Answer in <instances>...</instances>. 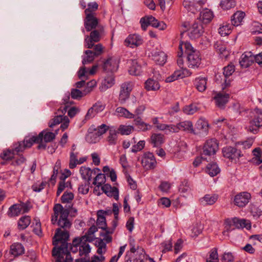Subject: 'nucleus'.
<instances>
[{
	"label": "nucleus",
	"instance_id": "1",
	"mask_svg": "<svg viewBox=\"0 0 262 262\" xmlns=\"http://www.w3.org/2000/svg\"><path fill=\"white\" fill-rule=\"evenodd\" d=\"M59 228L56 229L53 238V244L54 247L52 250V256L56 258L70 254L68 248V241L69 238V229Z\"/></svg>",
	"mask_w": 262,
	"mask_h": 262
},
{
	"label": "nucleus",
	"instance_id": "2",
	"mask_svg": "<svg viewBox=\"0 0 262 262\" xmlns=\"http://www.w3.org/2000/svg\"><path fill=\"white\" fill-rule=\"evenodd\" d=\"M187 55V63L190 68H198L201 63L200 54L198 50L194 49L188 42H180L179 46L178 55L182 56L183 49Z\"/></svg>",
	"mask_w": 262,
	"mask_h": 262
},
{
	"label": "nucleus",
	"instance_id": "3",
	"mask_svg": "<svg viewBox=\"0 0 262 262\" xmlns=\"http://www.w3.org/2000/svg\"><path fill=\"white\" fill-rule=\"evenodd\" d=\"M53 211L54 214L51 219L52 224L57 223L60 228L70 229L72 223L68 219V209L63 208L60 204H56L53 207Z\"/></svg>",
	"mask_w": 262,
	"mask_h": 262
},
{
	"label": "nucleus",
	"instance_id": "4",
	"mask_svg": "<svg viewBox=\"0 0 262 262\" xmlns=\"http://www.w3.org/2000/svg\"><path fill=\"white\" fill-rule=\"evenodd\" d=\"M70 94L68 93L65 98L63 99L64 105H61L57 110L56 113V116L50 122H49V126L53 127L54 126L59 124L62 122L64 120V114L67 111L68 108L69 107L70 103ZM71 103H70V104Z\"/></svg>",
	"mask_w": 262,
	"mask_h": 262
},
{
	"label": "nucleus",
	"instance_id": "5",
	"mask_svg": "<svg viewBox=\"0 0 262 262\" xmlns=\"http://www.w3.org/2000/svg\"><path fill=\"white\" fill-rule=\"evenodd\" d=\"M252 114L251 120L247 128L248 132L256 134L258 133L259 128L262 126V111L255 108Z\"/></svg>",
	"mask_w": 262,
	"mask_h": 262
},
{
	"label": "nucleus",
	"instance_id": "6",
	"mask_svg": "<svg viewBox=\"0 0 262 262\" xmlns=\"http://www.w3.org/2000/svg\"><path fill=\"white\" fill-rule=\"evenodd\" d=\"M146 260L145 252L143 249L134 247L130 248L129 251L126 252L125 262H145Z\"/></svg>",
	"mask_w": 262,
	"mask_h": 262
},
{
	"label": "nucleus",
	"instance_id": "7",
	"mask_svg": "<svg viewBox=\"0 0 262 262\" xmlns=\"http://www.w3.org/2000/svg\"><path fill=\"white\" fill-rule=\"evenodd\" d=\"M234 71V66L230 64L224 67L223 75L222 76L220 74H216L215 75L216 82L219 83H222L223 90L225 89L230 85L231 80L230 79H228V78L232 74Z\"/></svg>",
	"mask_w": 262,
	"mask_h": 262
},
{
	"label": "nucleus",
	"instance_id": "8",
	"mask_svg": "<svg viewBox=\"0 0 262 262\" xmlns=\"http://www.w3.org/2000/svg\"><path fill=\"white\" fill-rule=\"evenodd\" d=\"M237 147L236 146L224 147L222 149L224 157L235 163L238 162L239 158L243 156V154L241 149H238Z\"/></svg>",
	"mask_w": 262,
	"mask_h": 262
},
{
	"label": "nucleus",
	"instance_id": "9",
	"mask_svg": "<svg viewBox=\"0 0 262 262\" xmlns=\"http://www.w3.org/2000/svg\"><path fill=\"white\" fill-rule=\"evenodd\" d=\"M104 33V29L102 26H98L97 29L93 30L90 35L85 38V46L89 49H92L95 42L100 41L101 37Z\"/></svg>",
	"mask_w": 262,
	"mask_h": 262
},
{
	"label": "nucleus",
	"instance_id": "10",
	"mask_svg": "<svg viewBox=\"0 0 262 262\" xmlns=\"http://www.w3.org/2000/svg\"><path fill=\"white\" fill-rule=\"evenodd\" d=\"M88 241H92L89 239L88 236H82L80 238H76L73 241L74 245H79V252L80 256L87 255L91 251V248Z\"/></svg>",
	"mask_w": 262,
	"mask_h": 262
},
{
	"label": "nucleus",
	"instance_id": "11",
	"mask_svg": "<svg viewBox=\"0 0 262 262\" xmlns=\"http://www.w3.org/2000/svg\"><path fill=\"white\" fill-rule=\"evenodd\" d=\"M133 87V83L130 81L125 82L121 85L119 95V101L121 104L125 103L128 99Z\"/></svg>",
	"mask_w": 262,
	"mask_h": 262
},
{
	"label": "nucleus",
	"instance_id": "12",
	"mask_svg": "<svg viewBox=\"0 0 262 262\" xmlns=\"http://www.w3.org/2000/svg\"><path fill=\"white\" fill-rule=\"evenodd\" d=\"M29 210V208L26 204H15L9 207L7 214L10 217H12L26 213Z\"/></svg>",
	"mask_w": 262,
	"mask_h": 262
},
{
	"label": "nucleus",
	"instance_id": "13",
	"mask_svg": "<svg viewBox=\"0 0 262 262\" xmlns=\"http://www.w3.org/2000/svg\"><path fill=\"white\" fill-rule=\"evenodd\" d=\"M219 149V144L215 139L208 140L205 143L202 155L212 156L215 154Z\"/></svg>",
	"mask_w": 262,
	"mask_h": 262
},
{
	"label": "nucleus",
	"instance_id": "14",
	"mask_svg": "<svg viewBox=\"0 0 262 262\" xmlns=\"http://www.w3.org/2000/svg\"><path fill=\"white\" fill-rule=\"evenodd\" d=\"M205 2V0H184L183 5L188 11L195 13L201 9Z\"/></svg>",
	"mask_w": 262,
	"mask_h": 262
},
{
	"label": "nucleus",
	"instance_id": "15",
	"mask_svg": "<svg viewBox=\"0 0 262 262\" xmlns=\"http://www.w3.org/2000/svg\"><path fill=\"white\" fill-rule=\"evenodd\" d=\"M251 198V194L248 192H242L234 196V204L239 208L245 207Z\"/></svg>",
	"mask_w": 262,
	"mask_h": 262
},
{
	"label": "nucleus",
	"instance_id": "16",
	"mask_svg": "<svg viewBox=\"0 0 262 262\" xmlns=\"http://www.w3.org/2000/svg\"><path fill=\"white\" fill-rule=\"evenodd\" d=\"M143 43V39L138 34H133L129 35L124 41V45L127 47L134 48L138 47Z\"/></svg>",
	"mask_w": 262,
	"mask_h": 262
},
{
	"label": "nucleus",
	"instance_id": "17",
	"mask_svg": "<svg viewBox=\"0 0 262 262\" xmlns=\"http://www.w3.org/2000/svg\"><path fill=\"white\" fill-rule=\"evenodd\" d=\"M204 31L202 25L195 22L188 30V35L191 39H195L200 37Z\"/></svg>",
	"mask_w": 262,
	"mask_h": 262
},
{
	"label": "nucleus",
	"instance_id": "18",
	"mask_svg": "<svg viewBox=\"0 0 262 262\" xmlns=\"http://www.w3.org/2000/svg\"><path fill=\"white\" fill-rule=\"evenodd\" d=\"M85 15L84 25L87 31L89 32L93 29H96L97 27L100 26L98 25V19L96 17V15H90L89 14Z\"/></svg>",
	"mask_w": 262,
	"mask_h": 262
},
{
	"label": "nucleus",
	"instance_id": "19",
	"mask_svg": "<svg viewBox=\"0 0 262 262\" xmlns=\"http://www.w3.org/2000/svg\"><path fill=\"white\" fill-rule=\"evenodd\" d=\"M142 165L146 169H154L156 167V161L154 155L147 152L144 155L141 161Z\"/></svg>",
	"mask_w": 262,
	"mask_h": 262
},
{
	"label": "nucleus",
	"instance_id": "20",
	"mask_svg": "<svg viewBox=\"0 0 262 262\" xmlns=\"http://www.w3.org/2000/svg\"><path fill=\"white\" fill-rule=\"evenodd\" d=\"M119 134L117 127L110 126L108 130L106 141L110 145H115L117 144Z\"/></svg>",
	"mask_w": 262,
	"mask_h": 262
},
{
	"label": "nucleus",
	"instance_id": "21",
	"mask_svg": "<svg viewBox=\"0 0 262 262\" xmlns=\"http://www.w3.org/2000/svg\"><path fill=\"white\" fill-rule=\"evenodd\" d=\"M118 68V63L116 59L111 57L105 61L103 65V69L106 72L114 73Z\"/></svg>",
	"mask_w": 262,
	"mask_h": 262
},
{
	"label": "nucleus",
	"instance_id": "22",
	"mask_svg": "<svg viewBox=\"0 0 262 262\" xmlns=\"http://www.w3.org/2000/svg\"><path fill=\"white\" fill-rule=\"evenodd\" d=\"M178 132L180 130L186 132L193 135H196L198 132L194 131L192 122L190 120H185L177 123Z\"/></svg>",
	"mask_w": 262,
	"mask_h": 262
},
{
	"label": "nucleus",
	"instance_id": "23",
	"mask_svg": "<svg viewBox=\"0 0 262 262\" xmlns=\"http://www.w3.org/2000/svg\"><path fill=\"white\" fill-rule=\"evenodd\" d=\"M209 128V124L207 120L204 119H200L195 124V128H194L195 132H198L196 135L205 134L206 135Z\"/></svg>",
	"mask_w": 262,
	"mask_h": 262
},
{
	"label": "nucleus",
	"instance_id": "24",
	"mask_svg": "<svg viewBox=\"0 0 262 262\" xmlns=\"http://www.w3.org/2000/svg\"><path fill=\"white\" fill-rule=\"evenodd\" d=\"M229 95L225 92L216 93L213 97L215 104L219 107H222L228 101Z\"/></svg>",
	"mask_w": 262,
	"mask_h": 262
},
{
	"label": "nucleus",
	"instance_id": "25",
	"mask_svg": "<svg viewBox=\"0 0 262 262\" xmlns=\"http://www.w3.org/2000/svg\"><path fill=\"white\" fill-rule=\"evenodd\" d=\"M254 61V56L251 52H248L242 55L239 62L242 68H247L251 66Z\"/></svg>",
	"mask_w": 262,
	"mask_h": 262
},
{
	"label": "nucleus",
	"instance_id": "26",
	"mask_svg": "<svg viewBox=\"0 0 262 262\" xmlns=\"http://www.w3.org/2000/svg\"><path fill=\"white\" fill-rule=\"evenodd\" d=\"M42 140V133H40L38 136H26L23 142L26 148L31 147L34 143H39Z\"/></svg>",
	"mask_w": 262,
	"mask_h": 262
},
{
	"label": "nucleus",
	"instance_id": "27",
	"mask_svg": "<svg viewBox=\"0 0 262 262\" xmlns=\"http://www.w3.org/2000/svg\"><path fill=\"white\" fill-rule=\"evenodd\" d=\"M100 169L98 168H95L92 170L89 167L82 166L80 169V173L82 178L83 179L88 180L89 182L92 178V174H96L97 172H99Z\"/></svg>",
	"mask_w": 262,
	"mask_h": 262
},
{
	"label": "nucleus",
	"instance_id": "28",
	"mask_svg": "<svg viewBox=\"0 0 262 262\" xmlns=\"http://www.w3.org/2000/svg\"><path fill=\"white\" fill-rule=\"evenodd\" d=\"M24 247L20 243H15L10 246V253L15 257L24 254Z\"/></svg>",
	"mask_w": 262,
	"mask_h": 262
},
{
	"label": "nucleus",
	"instance_id": "29",
	"mask_svg": "<svg viewBox=\"0 0 262 262\" xmlns=\"http://www.w3.org/2000/svg\"><path fill=\"white\" fill-rule=\"evenodd\" d=\"M107 212L102 210H98L97 212V225L99 228L102 230L107 228L104 215Z\"/></svg>",
	"mask_w": 262,
	"mask_h": 262
},
{
	"label": "nucleus",
	"instance_id": "30",
	"mask_svg": "<svg viewBox=\"0 0 262 262\" xmlns=\"http://www.w3.org/2000/svg\"><path fill=\"white\" fill-rule=\"evenodd\" d=\"M128 71L130 75L135 76L140 75L142 73V68L140 62L136 59L132 60Z\"/></svg>",
	"mask_w": 262,
	"mask_h": 262
},
{
	"label": "nucleus",
	"instance_id": "31",
	"mask_svg": "<svg viewBox=\"0 0 262 262\" xmlns=\"http://www.w3.org/2000/svg\"><path fill=\"white\" fill-rule=\"evenodd\" d=\"M207 78L199 77L195 78L194 84L196 89L200 92H204L207 88Z\"/></svg>",
	"mask_w": 262,
	"mask_h": 262
},
{
	"label": "nucleus",
	"instance_id": "32",
	"mask_svg": "<svg viewBox=\"0 0 262 262\" xmlns=\"http://www.w3.org/2000/svg\"><path fill=\"white\" fill-rule=\"evenodd\" d=\"M115 84V78L113 74L106 76L103 82L102 85L100 87V90L102 92L106 91L108 88H111Z\"/></svg>",
	"mask_w": 262,
	"mask_h": 262
},
{
	"label": "nucleus",
	"instance_id": "33",
	"mask_svg": "<svg viewBox=\"0 0 262 262\" xmlns=\"http://www.w3.org/2000/svg\"><path fill=\"white\" fill-rule=\"evenodd\" d=\"M245 13L243 11H237L231 17V21L234 26H238L241 24Z\"/></svg>",
	"mask_w": 262,
	"mask_h": 262
},
{
	"label": "nucleus",
	"instance_id": "34",
	"mask_svg": "<svg viewBox=\"0 0 262 262\" xmlns=\"http://www.w3.org/2000/svg\"><path fill=\"white\" fill-rule=\"evenodd\" d=\"M219 198L218 195L216 194H206L201 199V203L204 205H212L214 204Z\"/></svg>",
	"mask_w": 262,
	"mask_h": 262
},
{
	"label": "nucleus",
	"instance_id": "35",
	"mask_svg": "<svg viewBox=\"0 0 262 262\" xmlns=\"http://www.w3.org/2000/svg\"><path fill=\"white\" fill-rule=\"evenodd\" d=\"M153 60L159 65L163 66L166 61L167 55L163 52H157L152 55Z\"/></svg>",
	"mask_w": 262,
	"mask_h": 262
},
{
	"label": "nucleus",
	"instance_id": "36",
	"mask_svg": "<svg viewBox=\"0 0 262 262\" xmlns=\"http://www.w3.org/2000/svg\"><path fill=\"white\" fill-rule=\"evenodd\" d=\"M148 23L149 25L160 30H164L166 28V24L163 22H160L152 16H147Z\"/></svg>",
	"mask_w": 262,
	"mask_h": 262
},
{
	"label": "nucleus",
	"instance_id": "37",
	"mask_svg": "<svg viewBox=\"0 0 262 262\" xmlns=\"http://www.w3.org/2000/svg\"><path fill=\"white\" fill-rule=\"evenodd\" d=\"M213 12L208 9H205L200 13V18L204 24L209 23L213 18Z\"/></svg>",
	"mask_w": 262,
	"mask_h": 262
},
{
	"label": "nucleus",
	"instance_id": "38",
	"mask_svg": "<svg viewBox=\"0 0 262 262\" xmlns=\"http://www.w3.org/2000/svg\"><path fill=\"white\" fill-rule=\"evenodd\" d=\"M145 88L147 91H157L160 89V84L157 81L149 78L145 82Z\"/></svg>",
	"mask_w": 262,
	"mask_h": 262
},
{
	"label": "nucleus",
	"instance_id": "39",
	"mask_svg": "<svg viewBox=\"0 0 262 262\" xmlns=\"http://www.w3.org/2000/svg\"><path fill=\"white\" fill-rule=\"evenodd\" d=\"M254 157L251 160V162L256 165H259L262 163L261 153L260 148H255L252 150Z\"/></svg>",
	"mask_w": 262,
	"mask_h": 262
},
{
	"label": "nucleus",
	"instance_id": "40",
	"mask_svg": "<svg viewBox=\"0 0 262 262\" xmlns=\"http://www.w3.org/2000/svg\"><path fill=\"white\" fill-rule=\"evenodd\" d=\"M164 140V135L161 134H153L150 137L151 143L155 147L161 145Z\"/></svg>",
	"mask_w": 262,
	"mask_h": 262
},
{
	"label": "nucleus",
	"instance_id": "41",
	"mask_svg": "<svg viewBox=\"0 0 262 262\" xmlns=\"http://www.w3.org/2000/svg\"><path fill=\"white\" fill-rule=\"evenodd\" d=\"M206 171L211 177H214L220 172V169L216 163H213L207 166Z\"/></svg>",
	"mask_w": 262,
	"mask_h": 262
},
{
	"label": "nucleus",
	"instance_id": "42",
	"mask_svg": "<svg viewBox=\"0 0 262 262\" xmlns=\"http://www.w3.org/2000/svg\"><path fill=\"white\" fill-rule=\"evenodd\" d=\"M31 223V218L29 216L25 215L21 218L18 221V228L19 230L26 229Z\"/></svg>",
	"mask_w": 262,
	"mask_h": 262
},
{
	"label": "nucleus",
	"instance_id": "43",
	"mask_svg": "<svg viewBox=\"0 0 262 262\" xmlns=\"http://www.w3.org/2000/svg\"><path fill=\"white\" fill-rule=\"evenodd\" d=\"M179 191L181 193H189L192 190V185L187 180H183L179 186Z\"/></svg>",
	"mask_w": 262,
	"mask_h": 262
},
{
	"label": "nucleus",
	"instance_id": "44",
	"mask_svg": "<svg viewBox=\"0 0 262 262\" xmlns=\"http://www.w3.org/2000/svg\"><path fill=\"white\" fill-rule=\"evenodd\" d=\"M232 28V26L229 24L223 23L219 29V33L221 36H226L231 33Z\"/></svg>",
	"mask_w": 262,
	"mask_h": 262
},
{
	"label": "nucleus",
	"instance_id": "45",
	"mask_svg": "<svg viewBox=\"0 0 262 262\" xmlns=\"http://www.w3.org/2000/svg\"><path fill=\"white\" fill-rule=\"evenodd\" d=\"M116 112L122 117L126 118H134L135 115L129 112L127 109L123 107H118L116 108Z\"/></svg>",
	"mask_w": 262,
	"mask_h": 262
},
{
	"label": "nucleus",
	"instance_id": "46",
	"mask_svg": "<svg viewBox=\"0 0 262 262\" xmlns=\"http://www.w3.org/2000/svg\"><path fill=\"white\" fill-rule=\"evenodd\" d=\"M84 53L86 56L82 59V64L84 65L93 62L95 56H96L94 54L93 51L92 50H86Z\"/></svg>",
	"mask_w": 262,
	"mask_h": 262
},
{
	"label": "nucleus",
	"instance_id": "47",
	"mask_svg": "<svg viewBox=\"0 0 262 262\" xmlns=\"http://www.w3.org/2000/svg\"><path fill=\"white\" fill-rule=\"evenodd\" d=\"M236 3L235 0H221L220 6L224 10H229L235 7Z\"/></svg>",
	"mask_w": 262,
	"mask_h": 262
},
{
	"label": "nucleus",
	"instance_id": "48",
	"mask_svg": "<svg viewBox=\"0 0 262 262\" xmlns=\"http://www.w3.org/2000/svg\"><path fill=\"white\" fill-rule=\"evenodd\" d=\"M98 5L96 2L90 3L88 5V8H86L84 13L85 15H96L95 12L98 9Z\"/></svg>",
	"mask_w": 262,
	"mask_h": 262
},
{
	"label": "nucleus",
	"instance_id": "49",
	"mask_svg": "<svg viewBox=\"0 0 262 262\" xmlns=\"http://www.w3.org/2000/svg\"><path fill=\"white\" fill-rule=\"evenodd\" d=\"M253 142L254 139L252 138H250L245 141L237 142L236 146L237 147L241 146V147H240L239 149L242 148L243 149H247L250 148L252 146Z\"/></svg>",
	"mask_w": 262,
	"mask_h": 262
},
{
	"label": "nucleus",
	"instance_id": "50",
	"mask_svg": "<svg viewBox=\"0 0 262 262\" xmlns=\"http://www.w3.org/2000/svg\"><path fill=\"white\" fill-rule=\"evenodd\" d=\"M74 195L71 192L65 191L61 197L62 203H70L74 199Z\"/></svg>",
	"mask_w": 262,
	"mask_h": 262
},
{
	"label": "nucleus",
	"instance_id": "51",
	"mask_svg": "<svg viewBox=\"0 0 262 262\" xmlns=\"http://www.w3.org/2000/svg\"><path fill=\"white\" fill-rule=\"evenodd\" d=\"M78 154V152H71L69 163V167L71 169L74 168L77 165V157Z\"/></svg>",
	"mask_w": 262,
	"mask_h": 262
},
{
	"label": "nucleus",
	"instance_id": "52",
	"mask_svg": "<svg viewBox=\"0 0 262 262\" xmlns=\"http://www.w3.org/2000/svg\"><path fill=\"white\" fill-rule=\"evenodd\" d=\"M40 133H42V140L46 143L51 142L56 137V134L52 132L43 130Z\"/></svg>",
	"mask_w": 262,
	"mask_h": 262
},
{
	"label": "nucleus",
	"instance_id": "53",
	"mask_svg": "<svg viewBox=\"0 0 262 262\" xmlns=\"http://www.w3.org/2000/svg\"><path fill=\"white\" fill-rule=\"evenodd\" d=\"M119 134H121L122 135H128L133 130V127L132 126H126L124 125H120L118 128Z\"/></svg>",
	"mask_w": 262,
	"mask_h": 262
},
{
	"label": "nucleus",
	"instance_id": "54",
	"mask_svg": "<svg viewBox=\"0 0 262 262\" xmlns=\"http://www.w3.org/2000/svg\"><path fill=\"white\" fill-rule=\"evenodd\" d=\"M15 155V154L13 149H8L3 151V152L1 154V157L3 160L8 161L11 160Z\"/></svg>",
	"mask_w": 262,
	"mask_h": 262
},
{
	"label": "nucleus",
	"instance_id": "55",
	"mask_svg": "<svg viewBox=\"0 0 262 262\" xmlns=\"http://www.w3.org/2000/svg\"><path fill=\"white\" fill-rule=\"evenodd\" d=\"M12 149L15 155H18L19 153L24 151L26 149V147L25 146L23 141H20L14 143L13 145Z\"/></svg>",
	"mask_w": 262,
	"mask_h": 262
},
{
	"label": "nucleus",
	"instance_id": "56",
	"mask_svg": "<svg viewBox=\"0 0 262 262\" xmlns=\"http://www.w3.org/2000/svg\"><path fill=\"white\" fill-rule=\"evenodd\" d=\"M105 182V176L102 173H98L95 177L94 179V181L93 182L94 185L97 184V188L99 189V188L102 185V183H104Z\"/></svg>",
	"mask_w": 262,
	"mask_h": 262
},
{
	"label": "nucleus",
	"instance_id": "57",
	"mask_svg": "<svg viewBox=\"0 0 262 262\" xmlns=\"http://www.w3.org/2000/svg\"><path fill=\"white\" fill-rule=\"evenodd\" d=\"M198 111V108L195 104H191L186 105L183 108V112L187 115H192Z\"/></svg>",
	"mask_w": 262,
	"mask_h": 262
},
{
	"label": "nucleus",
	"instance_id": "58",
	"mask_svg": "<svg viewBox=\"0 0 262 262\" xmlns=\"http://www.w3.org/2000/svg\"><path fill=\"white\" fill-rule=\"evenodd\" d=\"M70 187V188H72V185L70 182H65L64 181H60L58 184V189L56 192L57 196H58L66 187Z\"/></svg>",
	"mask_w": 262,
	"mask_h": 262
},
{
	"label": "nucleus",
	"instance_id": "59",
	"mask_svg": "<svg viewBox=\"0 0 262 262\" xmlns=\"http://www.w3.org/2000/svg\"><path fill=\"white\" fill-rule=\"evenodd\" d=\"M87 95L84 94V90L81 92L79 90L76 89H72L71 92V97L74 99H79L81 97Z\"/></svg>",
	"mask_w": 262,
	"mask_h": 262
},
{
	"label": "nucleus",
	"instance_id": "60",
	"mask_svg": "<svg viewBox=\"0 0 262 262\" xmlns=\"http://www.w3.org/2000/svg\"><path fill=\"white\" fill-rule=\"evenodd\" d=\"M206 262H219L217 249L213 248L210 251L209 257L207 259Z\"/></svg>",
	"mask_w": 262,
	"mask_h": 262
},
{
	"label": "nucleus",
	"instance_id": "61",
	"mask_svg": "<svg viewBox=\"0 0 262 262\" xmlns=\"http://www.w3.org/2000/svg\"><path fill=\"white\" fill-rule=\"evenodd\" d=\"M35 223L33 224V231L38 236H42L41 223L39 220H35Z\"/></svg>",
	"mask_w": 262,
	"mask_h": 262
},
{
	"label": "nucleus",
	"instance_id": "62",
	"mask_svg": "<svg viewBox=\"0 0 262 262\" xmlns=\"http://www.w3.org/2000/svg\"><path fill=\"white\" fill-rule=\"evenodd\" d=\"M233 225L237 228H243L247 227V221L245 219H239L238 218H234L233 219Z\"/></svg>",
	"mask_w": 262,
	"mask_h": 262
},
{
	"label": "nucleus",
	"instance_id": "63",
	"mask_svg": "<svg viewBox=\"0 0 262 262\" xmlns=\"http://www.w3.org/2000/svg\"><path fill=\"white\" fill-rule=\"evenodd\" d=\"M110 126L106 125L105 124H102L100 126H98L97 128L95 129L96 133L95 134L97 136H100L106 133V131H108L110 129Z\"/></svg>",
	"mask_w": 262,
	"mask_h": 262
},
{
	"label": "nucleus",
	"instance_id": "64",
	"mask_svg": "<svg viewBox=\"0 0 262 262\" xmlns=\"http://www.w3.org/2000/svg\"><path fill=\"white\" fill-rule=\"evenodd\" d=\"M180 110V109L179 107V102H176L168 108V110L166 114L167 115L172 116L175 114L178 113Z\"/></svg>",
	"mask_w": 262,
	"mask_h": 262
}]
</instances>
